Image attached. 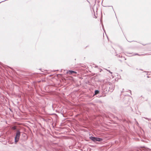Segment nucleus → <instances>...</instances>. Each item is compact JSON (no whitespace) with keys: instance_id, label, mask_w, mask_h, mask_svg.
Masks as SVG:
<instances>
[{"instance_id":"nucleus-1","label":"nucleus","mask_w":151,"mask_h":151,"mask_svg":"<svg viewBox=\"0 0 151 151\" xmlns=\"http://www.w3.org/2000/svg\"><path fill=\"white\" fill-rule=\"evenodd\" d=\"M20 135V132L19 130H17L14 137L15 142H17L19 140Z\"/></svg>"},{"instance_id":"nucleus-2","label":"nucleus","mask_w":151,"mask_h":151,"mask_svg":"<svg viewBox=\"0 0 151 151\" xmlns=\"http://www.w3.org/2000/svg\"><path fill=\"white\" fill-rule=\"evenodd\" d=\"M107 85L109 89V91L111 92L112 91L114 88V85L113 84L111 83V82L108 83Z\"/></svg>"},{"instance_id":"nucleus-3","label":"nucleus","mask_w":151,"mask_h":151,"mask_svg":"<svg viewBox=\"0 0 151 151\" xmlns=\"http://www.w3.org/2000/svg\"><path fill=\"white\" fill-rule=\"evenodd\" d=\"M103 139L102 138L98 137H95L94 142L97 141L101 142L103 140Z\"/></svg>"},{"instance_id":"nucleus-4","label":"nucleus","mask_w":151,"mask_h":151,"mask_svg":"<svg viewBox=\"0 0 151 151\" xmlns=\"http://www.w3.org/2000/svg\"><path fill=\"white\" fill-rule=\"evenodd\" d=\"M68 71L69 72L70 74H72L73 73H77L75 71H73V70H69V71Z\"/></svg>"},{"instance_id":"nucleus-5","label":"nucleus","mask_w":151,"mask_h":151,"mask_svg":"<svg viewBox=\"0 0 151 151\" xmlns=\"http://www.w3.org/2000/svg\"><path fill=\"white\" fill-rule=\"evenodd\" d=\"M95 137H93L92 136L90 137V139L94 142L95 141Z\"/></svg>"},{"instance_id":"nucleus-6","label":"nucleus","mask_w":151,"mask_h":151,"mask_svg":"<svg viewBox=\"0 0 151 151\" xmlns=\"http://www.w3.org/2000/svg\"><path fill=\"white\" fill-rule=\"evenodd\" d=\"M99 93V91L98 90H96L95 91L94 95H96Z\"/></svg>"},{"instance_id":"nucleus-7","label":"nucleus","mask_w":151,"mask_h":151,"mask_svg":"<svg viewBox=\"0 0 151 151\" xmlns=\"http://www.w3.org/2000/svg\"><path fill=\"white\" fill-rule=\"evenodd\" d=\"M16 129V127L15 126H13L12 127V129L14 130Z\"/></svg>"},{"instance_id":"nucleus-8","label":"nucleus","mask_w":151,"mask_h":151,"mask_svg":"<svg viewBox=\"0 0 151 151\" xmlns=\"http://www.w3.org/2000/svg\"><path fill=\"white\" fill-rule=\"evenodd\" d=\"M134 55H139V56H140V55H144V54H142L141 55H138V54H137V53H135V54H134Z\"/></svg>"},{"instance_id":"nucleus-9","label":"nucleus","mask_w":151,"mask_h":151,"mask_svg":"<svg viewBox=\"0 0 151 151\" xmlns=\"http://www.w3.org/2000/svg\"><path fill=\"white\" fill-rule=\"evenodd\" d=\"M107 71H108L109 73H110L111 74H112V73L111 72L110 70H107Z\"/></svg>"},{"instance_id":"nucleus-10","label":"nucleus","mask_w":151,"mask_h":151,"mask_svg":"<svg viewBox=\"0 0 151 151\" xmlns=\"http://www.w3.org/2000/svg\"><path fill=\"white\" fill-rule=\"evenodd\" d=\"M6 0H5L4 1H2L1 2H0V3H1L2 2H3L4 1H6Z\"/></svg>"},{"instance_id":"nucleus-11","label":"nucleus","mask_w":151,"mask_h":151,"mask_svg":"<svg viewBox=\"0 0 151 151\" xmlns=\"http://www.w3.org/2000/svg\"><path fill=\"white\" fill-rule=\"evenodd\" d=\"M129 91L130 92V93L131 94H131V91L130 90H129Z\"/></svg>"},{"instance_id":"nucleus-12","label":"nucleus","mask_w":151,"mask_h":151,"mask_svg":"<svg viewBox=\"0 0 151 151\" xmlns=\"http://www.w3.org/2000/svg\"><path fill=\"white\" fill-rule=\"evenodd\" d=\"M145 119H148L147 118H145Z\"/></svg>"},{"instance_id":"nucleus-13","label":"nucleus","mask_w":151,"mask_h":151,"mask_svg":"<svg viewBox=\"0 0 151 151\" xmlns=\"http://www.w3.org/2000/svg\"><path fill=\"white\" fill-rule=\"evenodd\" d=\"M23 134H24L25 135H26V134L25 133H24Z\"/></svg>"},{"instance_id":"nucleus-14","label":"nucleus","mask_w":151,"mask_h":151,"mask_svg":"<svg viewBox=\"0 0 151 151\" xmlns=\"http://www.w3.org/2000/svg\"><path fill=\"white\" fill-rule=\"evenodd\" d=\"M141 70H143L142 69H140Z\"/></svg>"}]
</instances>
